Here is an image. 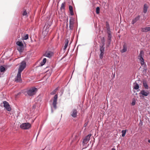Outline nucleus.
I'll return each mask as SVG.
<instances>
[{
    "label": "nucleus",
    "mask_w": 150,
    "mask_h": 150,
    "mask_svg": "<svg viewBox=\"0 0 150 150\" xmlns=\"http://www.w3.org/2000/svg\"><path fill=\"white\" fill-rule=\"evenodd\" d=\"M26 64L25 61H23L20 63L18 70V73L17 76L15 78V81L17 82H20L22 80L21 77V74L23 71L26 67Z\"/></svg>",
    "instance_id": "f257e3e1"
},
{
    "label": "nucleus",
    "mask_w": 150,
    "mask_h": 150,
    "mask_svg": "<svg viewBox=\"0 0 150 150\" xmlns=\"http://www.w3.org/2000/svg\"><path fill=\"white\" fill-rule=\"evenodd\" d=\"M37 91V89L35 87H32L27 91L28 95L29 96H32L35 95Z\"/></svg>",
    "instance_id": "f03ea898"
},
{
    "label": "nucleus",
    "mask_w": 150,
    "mask_h": 150,
    "mask_svg": "<svg viewBox=\"0 0 150 150\" xmlns=\"http://www.w3.org/2000/svg\"><path fill=\"white\" fill-rule=\"evenodd\" d=\"M31 125L29 123H25L22 124L20 126L21 128L24 129H29Z\"/></svg>",
    "instance_id": "7ed1b4c3"
},
{
    "label": "nucleus",
    "mask_w": 150,
    "mask_h": 150,
    "mask_svg": "<svg viewBox=\"0 0 150 150\" xmlns=\"http://www.w3.org/2000/svg\"><path fill=\"white\" fill-rule=\"evenodd\" d=\"M57 95L56 94L54 95V99L53 100V102L52 103V105L54 109H56L57 108Z\"/></svg>",
    "instance_id": "20e7f679"
},
{
    "label": "nucleus",
    "mask_w": 150,
    "mask_h": 150,
    "mask_svg": "<svg viewBox=\"0 0 150 150\" xmlns=\"http://www.w3.org/2000/svg\"><path fill=\"white\" fill-rule=\"evenodd\" d=\"M4 106L8 111H10L11 110V108L8 103L6 101L3 102Z\"/></svg>",
    "instance_id": "39448f33"
},
{
    "label": "nucleus",
    "mask_w": 150,
    "mask_h": 150,
    "mask_svg": "<svg viewBox=\"0 0 150 150\" xmlns=\"http://www.w3.org/2000/svg\"><path fill=\"white\" fill-rule=\"evenodd\" d=\"M91 136V134H89L86 136L83 139V144H86L89 142L90 139V138Z\"/></svg>",
    "instance_id": "423d86ee"
},
{
    "label": "nucleus",
    "mask_w": 150,
    "mask_h": 150,
    "mask_svg": "<svg viewBox=\"0 0 150 150\" xmlns=\"http://www.w3.org/2000/svg\"><path fill=\"white\" fill-rule=\"evenodd\" d=\"M149 94V92L147 90H145L144 89H143L140 91V92L139 93V94H142L143 96H147Z\"/></svg>",
    "instance_id": "0eeeda50"
},
{
    "label": "nucleus",
    "mask_w": 150,
    "mask_h": 150,
    "mask_svg": "<svg viewBox=\"0 0 150 150\" xmlns=\"http://www.w3.org/2000/svg\"><path fill=\"white\" fill-rule=\"evenodd\" d=\"M100 59H102L103 58L105 51V48L103 46L100 47Z\"/></svg>",
    "instance_id": "6e6552de"
},
{
    "label": "nucleus",
    "mask_w": 150,
    "mask_h": 150,
    "mask_svg": "<svg viewBox=\"0 0 150 150\" xmlns=\"http://www.w3.org/2000/svg\"><path fill=\"white\" fill-rule=\"evenodd\" d=\"M53 55V53L50 51H46L44 54V56L49 58H51Z\"/></svg>",
    "instance_id": "1a4fd4ad"
},
{
    "label": "nucleus",
    "mask_w": 150,
    "mask_h": 150,
    "mask_svg": "<svg viewBox=\"0 0 150 150\" xmlns=\"http://www.w3.org/2000/svg\"><path fill=\"white\" fill-rule=\"evenodd\" d=\"M108 34V46H109L111 42V39L112 38V35L111 33H109Z\"/></svg>",
    "instance_id": "9d476101"
},
{
    "label": "nucleus",
    "mask_w": 150,
    "mask_h": 150,
    "mask_svg": "<svg viewBox=\"0 0 150 150\" xmlns=\"http://www.w3.org/2000/svg\"><path fill=\"white\" fill-rule=\"evenodd\" d=\"M142 83L143 87L146 89H149V87L147 84V81L145 80H143L142 81Z\"/></svg>",
    "instance_id": "9b49d317"
},
{
    "label": "nucleus",
    "mask_w": 150,
    "mask_h": 150,
    "mask_svg": "<svg viewBox=\"0 0 150 150\" xmlns=\"http://www.w3.org/2000/svg\"><path fill=\"white\" fill-rule=\"evenodd\" d=\"M71 115L73 117H75L77 115V111L76 109H74L71 112Z\"/></svg>",
    "instance_id": "f8f14e48"
},
{
    "label": "nucleus",
    "mask_w": 150,
    "mask_h": 150,
    "mask_svg": "<svg viewBox=\"0 0 150 150\" xmlns=\"http://www.w3.org/2000/svg\"><path fill=\"white\" fill-rule=\"evenodd\" d=\"M127 45L125 43L123 45V48L121 50L120 52L121 53H123L127 51Z\"/></svg>",
    "instance_id": "ddd939ff"
},
{
    "label": "nucleus",
    "mask_w": 150,
    "mask_h": 150,
    "mask_svg": "<svg viewBox=\"0 0 150 150\" xmlns=\"http://www.w3.org/2000/svg\"><path fill=\"white\" fill-rule=\"evenodd\" d=\"M140 16H138L136 17L134 19H133L132 21V24H134V23L136 22L140 18Z\"/></svg>",
    "instance_id": "4468645a"
},
{
    "label": "nucleus",
    "mask_w": 150,
    "mask_h": 150,
    "mask_svg": "<svg viewBox=\"0 0 150 150\" xmlns=\"http://www.w3.org/2000/svg\"><path fill=\"white\" fill-rule=\"evenodd\" d=\"M142 31L143 32H147L150 31V27H146L142 28Z\"/></svg>",
    "instance_id": "2eb2a0df"
},
{
    "label": "nucleus",
    "mask_w": 150,
    "mask_h": 150,
    "mask_svg": "<svg viewBox=\"0 0 150 150\" xmlns=\"http://www.w3.org/2000/svg\"><path fill=\"white\" fill-rule=\"evenodd\" d=\"M148 6L147 4H145L144 6L143 12L144 13H146L147 11Z\"/></svg>",
    "instance_id": "dca6fc26"
},
{
    "label": "nucleus",
    "mask_w": 150,
    "mask_h": 150,
    "mask_svg": "<svg viewBox=\"0 0 150 150\" xmlns=\"http://www.w3.org/2000/svg\"><path fill=\"white\" fill-rule=\"evenodd\" d=\"M134 89L135 90L138 89L139 88V84L136 82H135L134 83Z\"/></svg>",
    "instance_id": "f3484780"
},
{
    "label": "nucleus",
    "mask_w": 150,
    "mask_h": 150,
    "mask_svg": "<svg viewBox=\"0 0 150 150\" xmlns=\"http://www.w3.org/2000/svg\"><path fill=\"white\" fill-rule=\"evenodd\" d=\"M144 52L143 51L141 50L138 56V59L142 57L144 55Z\"/></svg>",
    "instance_id": "a211bd4d"
},
{
    "label": "nucleus",
    "mask_w": 150,
    "mask_h": 150,
    "mask_svg": "<svg viewBox=\"0 0 150 150\" xmlns=\"http://www.w3.org/2000/svg\"><path fill=\"white\" fill-rule=\"evenodd\" d=\"M139 59L140 62V64L142 66L144 65V60L143 58V57H141L140 58L138 59Z\"/></svg>",
    "instance_id": "6ab92c4d"
},
{
    "label": "nucleus",
    "mask_w": 150,
    "mask_h": 150,
    "mask_svg": "<svg viewBox=\"0 0 150 150\" xmlns=\"http://www.w3.org/2000/svg\"><path fill=\"white\" fill-rule=\"evenodd\" d=\"M65 43L64 48V50H65V49H66V48H67V47L68 46V43L69 42L68 40L67 39L66 40H65Z\"/></svg>",
    "instance_id": "aec40b11"
},
{
    "label": "nucleus",
    "mask_w": 150,
    "mask_h": 150,
    "mask_svg": "<svg viewBox=\"0 0 150 150\" xmlns=\"http://www.w3.org/2000/svg\"><path fill=\"white\" fill-rule=\"evenodd\" d=\"M16 44L19 46L23 47V44L21 42L18 41L16 42Z\"/></svg>",
    "instance_id": "412c9836"
},
{
    "label": "nucleus",
    "mask_w": 150,
    "mask_h": 150,
    "mask_svg": "<svg viewBox=\"0 0 150 150\" xmlns=\"http://www.w3.org/2000/svg\"><path fill=\"white\" fill-rule=\"evenodd\" d=\"M106 28L107 30V33H111L110 29L109 27V25H107Z\"/></svg>",
    "instance_id": "4be33fe9"
},
{
    "label": "nucleus",
    "mask_w": 150,
    "mask_h": 150,
    "mask_svg": "<svg viewBox=\"0 0 150 150\" xmlns=\"http://www.w3.org/2000/svg\"><path fill=\"white\" fill-rule=\"evenodd\" d=\"M46 60H47V59H46V58H44L43 59L42 62H41L40 63L41 65V66H42L43 65H44L45 64V63H46Z\"/></svg>",
    "instance_id": "5701e85b"
},
{
    "label": "nucleus",
    "mask_w": 150,
    "mask_h": 150,
    "mask_svg": "<svg viewBox=\"0 0 150 150\" xmlns=\"http://www.w3.org/2000/svg\"><path fill=\"white\" fill-rule=\"evenodd\" d=\"M126 131L127 130H123L122 131V137H124L125 136L126 132Z\"/></svg>",
    "instance_id": "b1692460"
},
{
    "label": "nucleus",
    "mask_w": 150,
    "mask_h": 150,
    "mask_svg": "<svg viewBox=\"0 0 150 150\" xmlns=\"http://www.w3.org/2000/svg\"><path fill=\"white\" fill-rule=\"evenodd\" d=\"M74 20L73 18H71L69 20V24L74 25Z\"/></svg>",
    "instance_id": "393cba45"
},
{
    "label": "nucleus",
    "mask_w": 150,
    "mask_h": 150,
    "mask_svg": "<svg viewBox=\"0 0 150 150\" xmlns=\"http://www.w3.org/2000/svg\"><path fill=\"white\" fill-rule=\"evenodd\" d=\"M5 70V68L3 66H1L0 67V71L1 72H4Z\"/></svg>",
    "instance_id": "a878e982"
},
{
    "label": "nucleus",
    "mask_w": 150,
    "mask_h": 150,
    "mask_svg": "<svg viewBox=\"0 0 150 150\" xmlns=\"http://www.w3.org/2000/svg\"><path fill=\"white\" fill-rule=\"evenodd\" d=\"M28 34H26L23 37V39L24 40H26L28 39Z\"/></svg>",
    "instance_id": "bb28decb"
},
{
    "label": "nucleus",
    "mask_w": 150,
    "mask_h": 150,
    "mask_svg": "<svg viewBox=\"0 0 150 150\" xmlns=\"http://www.w3.org/2000/svg\"><path fill=\"white\" fill-rule=\"evenodd\" d=\"M23 47L19 46L18 47L17 50L20 52H21L22 51L23 48Z\"/></svg>",
    "instance_id": "cd10ccee"
},
{
    "label": "nucleus",
    "mask_w": 150,
    "mask_h": 150,
    "mask_svg": "<svg viewBox=\"0 0 150 150\" xmlns=\"http://www.w3.org/2000/svg\"><path fill=\"white\" fill-rule=\"evenodd\" d=\"M96 13L98 14L100 13V8L99 7H97L96 8Z\"/></svg>",
    "instance_id": "c85d7f7f"
},
{
    "label": "nucleus",
    "mask_w": 150,
    "mask_h": 150,
    "mask_svg": "<svg viewBox=\"0 0 150 150\" xmlns=\"http://www.w3.org/2000/svg\"><path fill=\"white\" fill-rule=\"evenodd\" d=\"M74 27V25H72L71 24H69V29L70 30H72L73 29Z\"/></svg>",
    "instance_id": "c756f323"
},
{
    "label": "nucleus",
    "mask_w": 150,
    "mask_h": 150,
    "mask_svg": "<svg viewBox=\"0 0 150 150\" xmlns=\"http://www.w3.org/2000/svg\"><path fill=\"white\" fill-rule=\"evenodd\" d=\"M61 9H64V3H62L61 6Z\"/></svg>",
    "instance_id": "7c9ffc66"
},
{
    "label": "nucleus",
    "mask_w": 150,
    "mask_h": 150,
    "mask_svg": "<svg viewBox=\"0 0 150 150\" xmlns=\"http://www.w3.org/2000/svg\"><path fill=\"white\" fill-rule=\"evenodd\" d=\"M69 10L70 11H73V8L71 6H69Z\"/></svg>",
    "instance_id": "2f4dec72"
},
{
    "label": "nucleus",
    "mask_w": 150,
    "mask_h": 150,
    "mask_svg": "<svg viewBox=\"0 0 150 150\" xmlns=\"http://www.w3.org/2000/svg\"><path fill=\"white\" fill-rule=\"evenodd\" d=\"M56 92V91L54 90L53 91H52L51 93L50 94L51 95H53L55 94Z\"/></svg>",
    "instance_id": "473e14b6"
},
{
    "label": "nucleus",
    "mask_w": 150,
    "mask_h": 150,
    "mask_svg": "<svg viewBox=\"0 0 150 150\" xmlns=\"http://www.w3.org/2000/svg\"><path fill=\"white\" fill-rule=\"evenodd\" d=\"M27 13L26 11H24L23 13V15L25 16L27 15Z\"/></svg>",
    "instance_id": "72a5a7b5"
},
{
    "label": "nucleus",
    "mask_w": 150,
    "mask_h": 150,
    "mask_svg": "<svg viewBox=\"0 0 150 150\" xmlns=\"http://www.w3.org/2000/svg\"><path fill=\"white\" fill-rule=\"evenodd\" d=\"M135 104V101H133L132 103V105H134Z\"/></svg>",
    "instance_id": "f704fd0d"
},
{
    "label": "nucleus",
    "mask_w": 150,
    "mask_h": 150,
    "mask_svg": "<svg viewBox=\"0 0 150 150\" xmlns=\"http://www.w3.org/2000/svg\"><path fill=\"white\" fill-rule=\"evenodd\" d=\"M88 124V122H87L85 123L84 125V127H86L87 125Z\"/></svg>",
    "instance_id": "c9c22d12"
},
{
    "label": "nucleus",
    "mask_w": 150,
    "mask_h": 150,
    "mask_svg": "<svg viewBox=\"0 0 150 150\" xmlns=\"http://www.w3.org/2000/svg\"><path fill=\"white\" fill-rule=\"evenodd\" d=\"M70 14L71 15H74V13H73V11H70Z\"/></svg>",
    "instance_id": "e433bc0d"
},
{
    "label": "nucleus",
    "mask_w": 150,
    "mask_h": 150,
    "mask_svg": "<svg viewBox=\"0 0 150 150\" xmlns=\"http://www.w3.org/2000/svg\"><path fill=\"white\" fill-rule=\"evenodd\" d=\"M58 88H57L54 90L56 92V91L58 90Z\"/></svg>",
    "instance_id": "4c0bfd02"
},
{
    "label": "nucleus",
    "mask_w": 150,
    "mask_h": 150,
    "mask_svg": "<svg viewBox=\"0 0 150 150\" xmlns=\"http://www.w3.org/2000/svg\"><path fill=\"white\" fill-rule=\"evenodd\" d=\"M51 112L52 113H53V109H52V107H51Z\"/></svg>",
    "instance_id": "58836bf2"
},
{
    "label": "nucleus",
    "mask_w": 150,
    "mask_h": 150,
    "mask_svg": "<svg viewBox=\"0 0 150 150\" xmlns=\"http://www.w3.org/2000/svg\"><path fill=\"white\" fill-rule=\"evenodd\" d=\"M144 70L145 71H146L147 70V68L146 67H145L144 68Z\"/></svg>",
    "instance_id": "ea45409f"
},
{
    "label": "nucleus",
    "mask_w": 150,
    "mask_h": 150,
    "mask_svg": "<svg viewBox=\"0 0 150 150\" xmlns=\"http://www.w3.org/2000/svg\"><path fill=\"white\" fill-rule=\"evenodd\" d=\"M111 150H116V149L114 148H112L111 149Z\"/></svg>",
    "instance_id": "a19ab883"
},
{
    "label": "nucleus",
    "mask_w": 150,
    "mask_h": 150,
    "mask_svg": "<svg viewBox=\"0 0 150 150\" xmlns=\"http://www.w3.org/2000/svg\"><path fill=\"white\" fill-rule=\"evenodd\" d=\"M148 142H149L150 143V140H149Z\"/></svg>",
    "instance_id": "79ce46f5"
},
{
    "label": "nucleus",
    "mask_w": 150,
    "mask_h": 150,
    "mask_svg": "<svg viewBox=\"0 0 150 150\" xmlns=\"http://www.w3.org/2000/svg\"><path fill=\"white\" fill-rule=\"evenodd\" d=\"M66 27H67V28H68V24H67V25H66Z\"/></svg>",
    "instance_id": "37998d69"
}]
</instances>
